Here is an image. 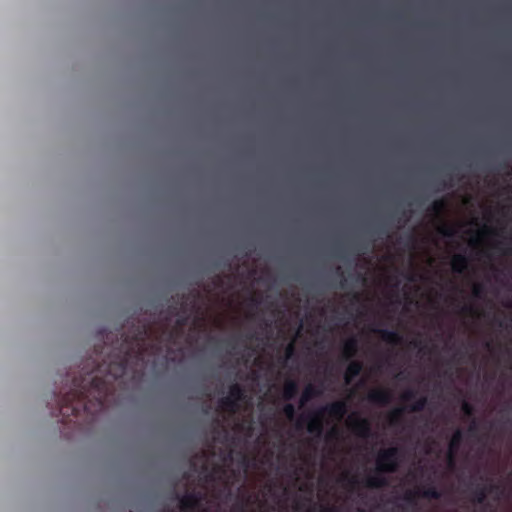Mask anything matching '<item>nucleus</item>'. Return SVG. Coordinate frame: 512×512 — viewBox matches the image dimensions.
Masks as SVG:
<instances>
[{
	"label": "nucleus",
	"instance_id": "2",
	"mask_svg": "<svg viewBox=\"0 0 512 512\" xmlns=\"http://www.w3.org/2000/svg\"><path fill=\"white\" fill-rule=\"evenodd\" d=\"M400 450L389 447L379 451L376 458L377 472L365 478L364 485L368 488H383L388 486V479L382 473H394L399 467Z\"/></svg>",
	"mask_w": 512,
	"mask_h": 512
},
{
	"label": "nucleus",
	"instance_id": "42",
	"mask_svg": "<svg viewBox=\"0 0 512 512\" xmlns=\"http://www.w3.org/2000/svg\"><path fill=\"white\" fill-rule=\"evenodd\" d=\"M358 279L361 281V282H364L365 281V277L361 274L358 275Z\"/></svg>",
	"mask_w": 512,
	"mask_h": 512
},
{
	"label": "nucleus",
	"instance_id": "25",
	"mask_svg": "<svg viewBox=\"0 0 512 512\" xmlns=\"http://www.w3.org/2000/svg\"><path fill=\"white\" fill-rule=\"evenodd\" d=\"M295 353V345L293 342H290L285 349V359H290Z\"/></svg>",
	"mask_w": 512,
	"mask_h": 512
},
{
	"label": "nucleus",
	"instance_id": "6",
	"mask_svg": "<svg viewBox=\"0 0 512 512\" xmlns=\"http://www.w3.org/2000/svg\"><path fill=\"white\" fill-rule=\"evenodd\" d=\"M499 489L500 487L498 485H490L489 487L485 485H477L472 491V501L476 504H483L486 501L488 493L498 491Z\"/></svg>",
	"mask_w": 512,
	"mask_h": 512
},
{
	"label": "nucleus",
	"instance_id": "33",
	"mask_svg": "<svg viewBox=\"0 0 512 512\" xmlns=\"http://www.w3.org/2000/svg\"><path fill=\"white\" fill-rule=\"evenodd\" d=\"M477 430V422L475 419L472 420V423L469 427V431L470 432H475Z\"/></svg>",
	"mask_w": 512,
	"mask_h": 512
},
{
	"label": "nucleus",
	"instance_id": "36",
	"mask_svg": "<svg viewBox=\"0 0 512 512\" xmlns=\"http://www.w3.org/2000/svg\"><path fill=\"white\" fill-rule=\"evenodd\" d=\"M250 302L253 303L254 305H257L260 303V300L258 298L252 297L250 299Z\"/></svg>",
	"mask_w": 512,
	"mask_h": 512
},
{
	"label": "nucleus",
	"instance_id": "17",
	"mask_svg": "<svg viewBox=\"0 0 512 512\" xmlns=\"http://www.w3.org/2000/svg\"><path fill=\"white\" fill-rule=\"evenodd\" d=\"M219 404L224 410L231 413H235L240 407V404L237 401H235L230 395L221 398Z\"/></svg>",
	"mask_w": 512,
	"mask_h": 512
},
{
	"label": "nucleus",
	"instance_id": "44",
	"mask_svg": "<svg viewBox=\"0 0 512 512\" xmlns=\"http://www.w3.org/2000/svg\"><path fill=\"white\" fill-rule=\"evenodd\" d=\"M240 510H241V511H243V510H244V504H242V505L240 506Z\"/></svg>",
	"mask_w": 512,
	"mask_h": 512
},
{
	"label": "nucleus",
	"instance_id": "46",
	"mask_svg": "<svg viewBox=\"0 0 512 512\" xmlns=\"http://www.w3.org/2000/svg\"><path fill=\"white\" fill-rule=\"evenodd\" d=\"M129 512H132L131 510Z\"/></svg>",
	"mask_w": 512,
	"mask_h": 512
},
{
	"label": "nucleus",
	"instance_id": "12",
	"mask_svg": "<svg viewBox=\"0 0 512 512\" xmlns=\"http://www.w3.org/2000/svg\"><path fill=\"white\" fill-rule=\"evenodd\" d=\"M358 352V340L355 337H351L345 341L343 345L342 358L345 361H350Z\"/></svg>",
	"mask_w": 512,
	"mask_h": 512
},
{
	"label": "nucleus",
	"instance_id": "23",
	"mask_svg": "<svg viewBox=\"0 0 512 512\" xmlns=\"http://www.w3.org/2000/svg\"><path fill=\"white\" fill-rule=\"evenodd\" d=\"M461 411L467 417H472L474 415L475 409L472 404L467 401H463L461 405Z\"/></svg>",
	"mask_w": 512,
	"mask_h": 512
},
{
	"label": "nucleus",
	"instance_id": "38",
	"mask_svg": "<svg viewBox=\"0 0 512 512\" xmlns=\"http://www.w3.org/2000/svg\"><path fill=\"white\" fill-rule=\"evenodd\" d=\"M214 473H218L220 471H222V468L220 466H216L214 469H213Z\"/></svg>",
	"mask_w": 512,
	"mask_h": 512
},
{
	"label": "nucleus",
	"instance_id": "20",
	"mask_svg": "<svg viewBox=\"0 0 512 512\" xmlns=\"http://www.w3.org/2000/svg\"><path fill=\"white\" fill-rule=\"evenodd\" d=\"M427 405V398L425 396L419 397L412 405L409 406L411 412H421Z\"/></svg>",
	"mask_w": 512,
	"mask_h": 512
},
{
	"label": "nucleus",
	"instance_id": "21",
	"mask_svg": "<svg viewBox=\"0 0 512 512\" xmlns=\"http://www.w3.org/2000/svg\"><path fill=\"white\" fill-rule=\"evenodd\" d=\"M438 233L444 237L451 238V237L455 236L456 229L453 226L445 224L438 228Z\"/></svg>",
	"mask_w": 512,
	"mask_h": 512
},
{
	"label": "nucleus",
	"instance_id": "5",
	"mask_svg": "<svg viewBox=\"0 0 512 512\" xmlns=\"http://www.w3.org/2000/svg\"><path fill=\"white\" fill-rule=\"evenodd\" d=\"M416 496H420L425 499L438 500L442 496V493L435 486L430 485L424 490H419L417 492H407L404 496V499L407 501V503L413 505L415 504Z\"/></svg>",
	"mask_w": 512,
	"mask_h": 512
},
{
	"label": "nucleus",
	"instance_id": "40",
	"mask_svg": "<svg viewBox=\"0 0 512 512\" xmlns=\"http://www.w3.org/2000/svg\"><path fill=\"white\" fill-rule=\"evenodd\" d=\"M505 306L512 309V301H507Z\"/></svg>",
	"mask_w": 512,
	"mask_h": 512
},
{
	"label": "nucleus",
	"instance_id": "34",
	"mask_svg": "<svg viewBox=\"0 0 512 512\" xmlns=\"http://www.w3.org/2000/svg\"><path fill=\"white\" fill-rule=\"evenodd\" d=\"M222 284H223L222 278L220 276H216V278H215V285L216 286H222Z\"/></svg>",
	"mask_w": 512,
	"mask_h": 512
},
{
	"label": "nucleus",
	"instance_id": "10",
	"mask_svg": "<svg viewBox=\"0 0 512 512\" xmlns=\"http://www.w3.org/2000/svg\"><path fill=\"white\" fill-rule=\"evenodd\" d=\"M363 370L362 362L358 360H351L346 368L344 375L345 382L350 384L356 377L360 375Z\"/></svg>",
	"mask_w": 512,
	"mask_h": 512
},
{
	"label": "nucleus",
	"instance_id": "4",
	"mask_svg": "<svg viewBox=\"0 0 512 512\" xmlns=\"http://www.w3.org/2000/svg\"><path fill=\"white\" fill-rule=\"evenodd\" d=\"M173 499L177 500L181 512H206L203 503L206 500V493L201 490H187L184 494L173 493Z\"/></svg>",
	"mask_w": 512,
	"mask_h": 512
},
{
	"label": "nucleus",
	"instance_id": "24",
	"mask_svg": "<svg viewBox=\"0 0 512 512\" xmlns=\"http://www.w3.org/2000/svg\"><path fill=\"white\" fill-rule=\"evenodd\" d=\"M283 413L289 420H293L296 414L295 406L291 403L286 404L283 408Z\"/></svg>",
	"mask_w": 512,
	"mask_h": 512
},
{
	"label": "nucleus",
	"instance_id": "13",
	"mask_svg": "<svg viewBox=\"0 0 512 512\" xmlns=\"http://www.w3.org/2000/svg\"><path fill=\"white\" fill-rule=\"evenodd\" d=\"M322 394V389L316 387L313 384H308L300 396V405L304 406L310 400L319 397Z\"/></svg>",
	"mask_w": 512,
	"mask_h": 512
},
{
	"label": "nucleus",
	"instance_id": "41",
	"mask_svg": "<svg viewBox=\"0 0 512 512\" xmlns=\"http://www.w3.org/2000/svg\"><path fill=\"white\" fill-rule=\"evenodd\" d=\"M200 297V293L199 292H196L195 295H194V303L196 302V300Z\"/></svg>",
	"mask_w": 512,
	"mask_h": 512
},
{
	"label": "nucleus",
	"instance_id": "7",
	"mask_svg": "<svg viewBox=\"0 0 512 512\" xmlns=\"http://www.w3.org/2000/svg\"><path fill=\"white\" fill-rule=\"evenodd\" d=\"M462 440H463V433L460 429H457L451 439H450V442H449V451H448V454H447V459H448V463L450 465H453L454 464V461H455V454L456 452L458 451L461 443H462Z\"/></svg>",
	"mask_w": 512,
	"mask_h": 512
},
{
	"label": "nucleus",
	"instance_id": "26",
	"mask_svg": "<svg viewBox=\"0 0 512 512\" xmlns=\"http://www.w3.org/2000/svg\"><path fill=\"white\" fill-rule=\"evenodd\" d=\"M416 391L415 390H412V389H408L406 390L403 395H402V399L404 401H410L412 399H414L416 397Z\"/></svg>",
	"mask_w": 512,
	"mask_h": 512
},
{
	"label": "nucleus",
	"instance_id": "32",
	"mask_svg": "<svg viewBox=\"0 0 512 512\" xmlns=\"http://www.w3.org/2000/svg\"><path fill=\"white\" fill-rule=\"evenodd\" d=\"M169 311L171 313V315H177L178 314V308H177V305H171L169 307Z\"/></svg>",
	"mask_w": 512,
	"mask_h": 512
},
{
	"label": "nucleus",
	"instance_id": "31",
	"mask_svg": "<svg viewBox=\"0 0 512 512\" xmlns=\"http://www.w3.org/2000/svg\"><path fill=\"white\" fill-rule=\"evenodd\" d=\"M189 299V295H182V301H181V309L185 310V303H187Z\"/></svg>",
	"mask_w": 512,
	"mask_h": 512
},
{
	"label": "nucleus",
	"instance_id": "1",
	"mask_svg": "<svg viewBox=\"0 0 512 512\" xmlns=\"http://www.w3.org/2000/svg\"><path fill=\"white\" fill-rule=\"evenodd\" d=\"M188 316H179L176 326L168 324L153 327L146 321H138L131 331L121 333L115 346L107 347L108 353L100 362L93 360V367L74 377L70 390L57 397L58 414L62 422H70L86 414L91 420L104 410L107 399L114 393V383L124 375L142 373L150 357L159 356L164 349L175 343L180 330L186 326Z\"/></svg>",
	"mask_w": 512,
	"mask_h": 512
},
{
	"label": "nucleus",
	"instance_id": "43",
	"mask_svg": "<svg viewBox=\"0 0 512 512\" xmlns=\"http://www.w3.org/2000/svg\"><path fill=\"white\" fill-rule=\"evenodd\" d=\"M246 338H247V339H249V340H251V339H253V338H254V334H252V333H251V334H248V335L246 336Z\"/></svg>",
	"mask_w": 512,
	"mask_h": 512
},
{
	"label": "nucleus",
	"instance_id": "28",
	"mask_svg": "<svg viewBox=\"0 0 512 512\" xmlns=\"http://www.w3.org/2000/svg\"><path fill=\"white\" fill-rule=\"evenodd\" d=\"M361 301V295L357 292H352L350 294V302L351 303H359Z\"/></svg>",
	"mask_w": 512,
	"mask_h": 512
},
{
	"label": "nucleus",
	"instance_id": "29",
	"mask_svg": "<svg viewBox=\"0 0 512 512\" xmlns=\"http://www.w3.org/2000/svg\"><path fill=\"white\" fill-rule=\"evenodd\" d=\"M344 480H347L348 482V485L351 487V488H354L356 485H357V479L355 477H351V478H348V476H344L343 477Z\"/></svg>",
	"mask_w": 512,
	"mask_h": 512
},
{
	"label": "nucleus",
	"instance_id": "15",
	"mask_svg": "<svg viewBox=\"0 0 512 512\" xmlns=\"http://www.w3.org/2000/svg\"><path fill=\"white\" fill-rule=\"evenodd\" d=\"M451 266L455 273L461 274L468 267V258L464 254H456L452 259Z\"/></svg>",
	"mask_w": 512,
	"mask_h": 512
},
{
	"label": "nucleus",
	"instance_id": "35",
	"mask_svg": "<svg viewBox=\"0 0 512 512\" xmlns=\"http://www.w3.org/2000/svg\"><path fill=\"white\" fill-rule=\"evenodd\" d=\"M205 480L207 482H211L214 480V473H208L206 476H205Z\"/></svg>",
	"mask_w": 512,
	"mask_h": 512
},
{
	"label": "nucleus",
	"instance_id": "19",
	"mask_svg": "<svg viewBox=\"0 0 512 512\" xmlns=\"http://www.w3.org/2000/svg\"><path fill=\"white\" fill-rule=\"evenodd\" d=\"M404 412V409L403 408H397L395 410H393L390 414H389V424L391 426H398L400 425L401 423V420H402V414Z\"/></svg>",
	"mask_w": 512,
	"mask_h": 512
},
{
	"label": "nucleus",
	"instance_id": "37",
	"mask_svg": "<svg viewBox=\"0 0 512 512\" xmlns=\"http://www.w3.org/2000/svg\"><path fill=\"white\" fill-rule=\"evenodd\" d=\"M227 345H228V346H230L232 349H234V348H235V345H234V343H233V341H232V340H228V341H227Z\"/></svg>",
	"mask_w": 512,
	"mask_h": 512
},
{
	"label": "nucleus",
	"instance_id": "9",
	"mask_svg": "<svg viewBox=\"0 0 512 512\" xmlns=\"http://www.w3.org/2000/svg\"><path fill=\"white\" fill-rule=\"evenodd\" d=\"M353 432L362 438H368L371 435V423L366 418H357L352 423Z\"/></svg>",
	"mask_w": 512,
	"mask_h": 512
},
{
	"label": "nucleus",
	"instance_id": "30",
	"mask_svg": "<svg viewBox=\"0 0 512 512\" xmlns=\"http://www.w3.org/2000/svg\"><path fill=\"white\" fill-rule=\"evenodd\" d=\"M339 432L336 428H333L329 433H328V438H336L338 436Z\"/></svg>",
	"mask_w": 512,
	"mask_h": 512
},
{
	"label": "nucleus",
	"instance_id": "22",
	"mask_svg": "<svg viewBox=\"0 0 512 512\" xmlns=\"http://www.w3.org/2000/svg\"><path fill=\"white\" fill-rule=\"evenodd\" d=\"M485 293V288L482 284H474L472 288V295L477 299H482Z\"/></svg>",
	"mask_w": 512,
	"mask_h": 512
},
{
	"label": "nucleus",
	"instance_id": "8",
	"mask_svg": "<svg viewBox=\"0 0 512 512\" xmlns=\"http://www.w3.org/2000/svg\"><path fill=\"white\" fill-rule=\"evenodd\" d=\"M369 402L378 405H387L391 401V393L386 389H374L368 394Z\"/></svg>",
	"mask_w": 512,
	"mask_h": 512
},
{
	"label": "nucleus",
	"instance_id": "39",
	"mask_svg": "<svg viewBox=\"0 0 512 512\" xmlns=\"http://www.w3.org/2000/svg\"><path fill=\"white\" fill-rule=\"evenodd\" d=\"M243 464L247 466L248 459L245 455L242 456Z\"/></svg>",
	"mask_w": 512,
	"mask_h": 512
},
{
	"label": "nucleus",
	"instance_id": "14",
	"mask_svg": "<svg viewBox=\"0 0 512 512\" xmlns=\"http://www.w3.org/2000/svg\"><path fill=\"white\" fill-rule=\"evenodd\" d=\"M298 391V383L295 380H287L283 387V399L287 401L294 399Z\"/></svg>",
	"mask_w": 512,
	"mask_h": 512
},
{
	"label": "nucleus",
	"instance_id": "18",
	"mask_svg": "<svg viewBox=\"0 0 512 512\" xmlns=\"http://www.w3.org/2000/svg\"><path fill=\"white\" fill-rule=\"evenodd\" d=\"M446 201L444 199H438V200H435L431 205L430 207L428 208V211L433 213V214H436V215H441L444 210L446 209Z\"/></svg>",
	"mask_w": 512,
	"mask_h": 512
},
{
	"label": "nucleus",
	"instance_id": "16",
	"mask_svg": "<svg viewBox=\"0 0 512 512\" xmlns=\"http://www.w3.org/2000/svg\"><path fill=\"white\" fill-rule=\"evenodd\" d=\"M239 404L246 399V391L244 387L238 383H234L229 387V394Z\"/></svg>",
	"mask_w": 512,
	"mask_h": 512
},
{
	"label": "nucleus",
	"instance_id": "11",
	"mask_svg": "<svg viewBox=\"0 0 512 512\" xmlns=\"http://www.w3.org/2000/svg\"><path fill=\"white\" fill-rule=\"evenodd\" d=\"M374 332L377 333L380 336V338L386 343L397 345L402 342L401 335L395 330L378 329L374 330Z\"/></svg>",
	"mask_w": 512,
	"mask_h": 512
},
{
	"label": "nucleus",
	"instance_id": "45",
	"mask_svg": "<svg viewBox=\"0 0 512 512\" xmlns=\"http://www.w3.org/2000/svg\"><path fill=\"white\" fill-rule=\"evenodd\" d=\"M345 280L341 281V287H344Z\"/></svg>",
	"mask_w": 512,
	"mask_h": 512
},
{
	"label": "nucleus",
	"instance_id": "3",
	"mask_svg": "<svg viewBox=\"0 0 512 512\" xmlns=\"http://www.w3.org/2000/svg\"><path fill=\"white\" fill-rule=\"evenodd\" d=\"M347 413V403L344 400L331 402L317 411L309 414L301 420H306L307 431L311 434L321 436L323 432L324 416L328 415L335 419H342Z\"/></svg>",
	"mask_w": 512,
	"mask_h": 512
},
{
	"label": "nucleus",
	"instance_id": "27",
	"mask_svg": "<svg viewBox=\"0 0 512 512\" xmlns=\"http://www.w3.org/2000/svg\"><path fill=\"white\" fill-rule=\"evenodd\" d=\"M461 312L463 314H470V315H474L476 314V309L472 306V305H464L462 308H461Z\"/></svg>",
	"mask_w": 512,
	"mask_h": 512
}]
</instances>
